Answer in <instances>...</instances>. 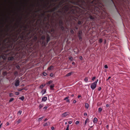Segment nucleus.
<instances>
[{
  "instance_id": "nucleus-30",
  "label": "nucleus",
  "mask_w": 130,
  "mask_h": 130,
  "mask_svg": "<svg viewBox=\"0 0 130 130\" xmlns=\"http://www.w3.org/2000/svg\"><path fill=\"white\" fill-rule=\"evenodd\" d=\"M43 117H42L40 118H38V120L39 121H41L43 118Z\"/></svg>"
},
{
  "instance_id": "nucleus-55",
  "label": "nucleus",
  "mask_w": 130,
  "mask_h": 130,
  "mask_svg": "<svg viewBox=\"0 0 130 130\" xmlns=\"http://www.w3.org/2000/svg\"><path fill=\"white\" fill-rule=\"evenodd\" d=\"M51 129L52 130H53L54 129V127H51Z\"/></svg>"
},
{
  "instance_id": "nucleus-51",
  "label": "nucleus",
  "mask_w": 130,
  "mask_h": 130,
  "mask_svg": "<svg viewBox=\"0 0 130 130\" xmlns=\"http://www.w3.org/2000/svg\"><path fill=\"white\" fill-rule=\"evenodd\" d=\"M68 123H69V124H71V123H72V121H69V122H68Z\"/></svg>"
},
{
  "instance_id": "nucleus-38",
  "label": "nucleus",
  "mask_w": 130,
  "mask_h": 130,
  "mask_svg": "<svg viewBox=\"0 0 130 130\" xmlns=\"http://www.w3.org/2000/svg\"><path fill=\"white\" fill-rule=\"evenodd\" d=\"M16 67L18 69H19L20 68V66L18 65L16 66Z\"/></svg>"
},
{
  "instance_id": "nucleus-61",
  "label": "nucleus",
  "mask_w": 130,
  "mask_h": 130,
  "mask_svg": "<svg viewBox=\"0 0 130 130\" xmlns=\"http://www.w3.org/2000/svg\"><path fill=\"white\" fill-rule=\"evenodd\" d=\"M98 81V79H97L94 82H96V84H97V83Z\"/></svg>"
},
{
  "instance_id": "nucleus-33",
  "label": "nucleus",
  "mask_w": 130,
  "mask_h": 130,
  "mask_svg": "<svg viewBox=\"0 0 130 130\" xmlns=\"http://www.w3.org/2000/svg\"><path fill=\"white\" fill-rule=\"evenodd\" d=\"M69 96H68L67 97H66L64 99V100H67L69 98Z\"/></svg>"
},
{
  "instance_id": "nucleus-39",
  "label": "nucleus",
  "mask_w": 130,
  "mask_h": 130,
  "mask_svg": "<svg viewBox=\"0 0 130 130\" xmlns=\"http://www.w3.org/2000/svg\"><path fill=\"white\" fill-rule=\"evenodd\" d=\"M70 32L72 34H73L74 33V32L73 30H71L70 31Z\"/></svg>"
},
{
  "instance_id": "nucleus-57",
  "label": "nucleus",
  "mask_w": 130,
  "mask_h": 130,
  "mask_svg": "<svg viewBox=\"0 0 130 130\" xmlns=\"http://www.w3.org/2000/svg\"><path fill=\"white\" fill-rule=\"evenodd\" d=\"M76 100H75L73 101V103H76Z\"/></svg>"
},
{
  "instance_id": "nucleus-25",
  "label": "nucleus",
  "mask_w": 130,
  "mask_h": 130,
  "mask_svg": "<svg viewBox=\"0 0 130 130\" xmlns=\"http://www.w3.org/2000/svg\"><path fill=\"white\" fill-rule=\"evenodd\" d=\"M84 80L86 82H87L88 80V78L87 77H86L84 79Z\"/></svg>"
},
{
  "instance_id": "nucleus-32",
  "label": "nucleus",
  "mask_w": 130,
  "mask_h": 130,
  "mask_svg": "<svg viewBox=\"0 0 130 130\" xmlns=\"http://www.w3.org/2000/svg\"><path fill=\"white\" fill-rule=\"evenodd\" d=\"M88 119H87L86 120H85V125H86V123L87 122V121H88Z\"/></svg>"
},
{
  "instance_id": "nucleus-9",
  "label": "nucleus",
  "mask_w": 130,
  "mask_h": 130,
  "mask_svg": "<svg viewBox=\"0 0 130 130\" xmlns=\"http://www.w3.org/2000/svg\"><path fill=\"white\" fill-rule=\"evenodd\" d=\"M50 40V37L48 35H47L46 36V41L47 44L48 43V42Z\"/></svg>"
},
{
  "instance_id": "nucleus-56",
  "label": "nucleus",
  "mask_w": 130,
  "mask_h": 130,
  "mask_svg": "<svg viewBox=\"0 0 130 130\" xmlns=\"http://www.w3.org/2000/svg\"><path fill=\"white\" fill-rule=\"evenodd\" d=\"M44 92L42 94H43L45 93L46 92V90L45 89H44Z\"/></svg>"
},
{
  "instance_id": "nucleus-22",
  "label": "nucleus",
  "mask_w": 130,
  "mask_h": 130,
  "mask_svg": "<svg viewBox=\"0 0 130 130\" xmlns=\"http://www.w3.org/2000/svg\"><path fill=\"white\" fill-rule=\"evenodd\" d=\"M45 38V37L44 35L42 36L41 37V39L43 40H44Z\"/></svg>"
},
{
  "instance_id": "nucleus-24",
  "label": "nucleus",
  "mask_w": 130,
  "mask_h": 130,
  "mask_svg": "<svg viewBox=\"0 0 130 130\" xmlns=\"http://www.w3.org/2000/svg\"><path fill=\"white\" fill-rule=\"evenodd\" d=\"M9 95L10 97H12L14 95L12 93H11L9 94Z\"/></svg>"
},
{
  "instance_id": "nucleus-44",
  "label": "nucleus",
  "mask_w": 130,
  "mask_h": 130,
  "mask_svg": "<svg viewBox=\"0 0 130 130\" xmlns=\"http://www.w3.org/2000/svg\"><path fill=\"white\" fill-rule=\"evenodd\" d=\"M53 74L52 73L50 74V76L51 77H53Z\"/></svg>"
},
{
  "instance_id": "nucleus-14",
  "label": "nucleus",
  "mask_w": 130,
  "mask_h": 130,
  "mask_svg": "<svg viewBox=\"0 0 130 130\" xmlns=\"http://www.w3.org/2000/svg\"><path fill=\"white\" fill-rule=\"evenodd\" d=\"M73 72H70L67 73L66 75V76H69L73 74Z\"/></svg>"
},
{
  "instance_id": "nucleus-49",
  "label": "nucleus",
  "mask_w": 130,
  "mask_h": 130,
  "mask_svg": "<svg viewBox=\"0 0 130 130\" xmlns=\"http://www.w3.org/2000/svg\"><path fill=\"white\" fill-rule=\"evenodd\" d=\"M24 89H18V90L19 91H22V90H23Z\"/></svg>"
},
{
  "instance_id": "nucleus-62",
  "label": "nucleus",
  "mask_w": 130,
  "mask_h": 130,
  "mask_svg": "<svg viewBox=\"0 0 130 130\" xmlns=\"http://www.w3.org/2000/svg\"><path fill=\"white\" fill-rule=\"evenodd\" d=\"M40 21V20H37V21H36V23H37V24H38V22H39Z\"/></svg>"
},
{
  "instance_id": "nucleus-16",
  "label": "nucleus",
  "mask_w": 130,
  "mask_h": 130,
  "mask_svg": "<svg viewBox=\"0 0 130 130\" xmlns=\"http://www.w3.org/2000/svg\"><path fill=\"white\" fill-rule=\"evenodd\" d=\"M53 68H54L53 66L52 65L48 68L47 70H50L53 69Z\"/></svg>"
},
{
  "instance_id": "nucleus-18",
  "label": "nucleus",
  "mask_w": 130,
  "mask_h": 130,
  "mask_svg": "<svg viewBox=\"0 0 130 130\" xmlns=\"http://www.w3.org/2000/svg\"><path fill=\"white\" fill-rule=\"evenodd\" d=\"M97 119L96 118H95L93 119V122L94 123H96L97 122Z\"/></svg>"
},
{
  "instance_id": "nucleus-60",
  "label": "nucleus",
  "mask_w": 130,
  "mask_h": 130,
  "mask_svg": "<svg viewBox=\"0 0 130 130\" xmlns=\"http://www.w3.org/2000/svg\"><path fill=\"white\" fill-rule=\"evenodd\" d=\"M44 15H45L44 13H42L41 14V15L42 16H44Z\"/></svg>"
},
{
  "instance_id": "nucleus-11",
  "label": "nucleus",
  "mask_w": 130,
  "mask_h": 130,
  "mask_svg": "<svg viewBox=\"0 0 130 130\" xmlns=\"http://www.w3.org/2000/svg\"><path fill=\"white\" fill-rule=\"evenodd\" d=\"M47 99V98L46 96H44L42 98V101H45Z\"/></svg>"
},
{
  "instance_id": "nucleus-21",
  "label": "nucleus",
  "mask_w": 130,
  "mask_h": 130,
  "mask_svg": "<svg viewBox=\"0 0 130 130\" xmlns=\"http://www.w3.org/2000/svg\"><path fill=\"white\" fill-rule=\"evenodd\" d=\"M60 28L62 31H63L64 30V27L63 26V25H61L60 26Z\"/></svg>"
},
{
  "instance_id": "nucleus-13",
  "label": "nucleus",
  "mask_w": 130,
  "mask_h": 130,
  "mask_svg": "<svg viewBox=\"0 0 130 130\" xmlns=\"http://www.w3.org/2000/svg\"><path fill=\"white\" fill-rule=\"evenodd\" d=\"M14 59V57L12 56L9 57L8 58V60H12Z\"/></svg>"
},
{
  "instance_id": "nucleus-53",
  "label": "nucleus",
  "mask_w": 130,
  "mask_h": 130,
  "mask_svg": "<svg viewBox=\"0 0 130 130\" xmlns=\"http://www.w3.org/2000/svg\"><path fill=\"white\" fill-rule=\"evenodd\" d=\"M47 107L46 106H45L44 108H43V109H47Z\"/></svg>"
},
{
  "instance_id": "nucleus-8",
  "label": "nucleus",
  "mask_w": 130,
  "mask_h": 130,
  "mask_svg": "<svg viewBox=\"0 0 130 130\" xmlns=\"http://www.w3.org/2000/svg\"><path fill=\"white\" fill-rule=\"evenodd\" d=\"M82 31H79L78 33V37L80 40H81L82 39Z\"/></svg>"
},
{
  "instance_id": "nucleus-15",
  "label": "nucleus",
  "mask_w": 130,
  "mask_h": 130,
  "mask_svg": "<svg viewBox=\"0 0 130 130\" xmlns=\"http://www.w3.org/2000/svg\"><path fill=\"white\" fill-rule=\"evenodd\" d=\"M50 124V122H47V123H44L43 124V126H48Z\"/></svg>"
},
{
  "instance_id": "nucleus-59",
  "label": "nucleus",
  "mask_w": 130,
  "mask_h": 130,
  "mask_svg": "<svg viewBox=\"0 0 130 130\" xmlns=\"http://www.w3.org/2000/svg\"><path fill=\"white\" fill-rule=\"evenodd\" d=\"M106 107H109V104H107L106 105Z\"/></svg>"
},
{
  "instance_id": "nucleus-20",
  "label": "nucleus",
  "mask_w": 130,
  "mask_h": 130,
  "mask_svg": "<svg viewBox=\"0 0 130 130\" xmlns=\"http://www.w3.org/2000/svg\"><path fill=\"white\" fill-rule=\"evenodd\" d=\"M24 99V98L23 96H22L21 97H20L19 98V99H20L22 101Z\"/></svg>"
},
{
  "instance_id": "nucleus-12",
  "label": "nucleus",
  "mask_w": 130,
  "mask_h": 130,
  "mask_svg": "<svg viewBox=\"0 0 130 130\" xmlns=\"http://www.w3.org/2000/svg\"><path fill=\"white\" fill-rule=\"evenodd\" d=\"M57 10V9H56V8H55V7H54L53 8L51 9L50 10V11L51 12H53L55 11V10Z\"/></svg>"
},
{
  "instance_id": "nucleus-10",
  "label": "nucleus",
  "mask_w": 130,
  "mask_h": 130,
  "mask_svg": "<svg viewBox=\"0 0 130 130\" xmlns=\"http://www.w3.org/2000/svg\"><path fill=\"white\" fill-rule=\"evenodd\" d=\"M37 37L36 36H35L33 39L32 40V41L34 42H35L37 40Z\"/></svg>"
},
{
  "instance_id": "nucleus-36",
  "label": "nucleus",
  "mask_w": 130,
  "mask_h": 130,
  "mask_svg": "<svg viewBox=\"0 0 130 130\" xmlns=\"http://www.w3.org/2000/svg\"><path fill=\"white\" fill-rule=\"evenodd\" d=\"M99 42L100 43H101L102 42V39H100L99 41Z\"/></svg>"
},
{
  "instance_id": "nucleus-3",
  "label": "nucleus",
  "mask_w": 130,
  "mask_h": 130,
  "mask_svg": "<svg viewBox=\"0 0 130 130\" xmlns=\"http://www.w3.org/2000/svg\"><path fill=\"white\" fill-rule=\"evenodd\" d=\"M21 31V29H19L16 31V32H15V34L13 35V36L15 38L14 40L16 41L19 39H21L19 45L22 44H25L32 37V33L31 34V30L27 33H26L25 31H23L20 34Z\"/></svg>"
},
{
  "instance_id": "nucleus-47",
  "label": "nucleus",
  "mask_w": 130,
  "mask_h": 130,
  "mask_svg": "<svg viewBox=\"0 0 130 130\" xmlns=\"http://www.w3.org/2000/svg\"><path fill=\"white\" fill-rule=\"evenodd\" d=\"M105 68H108V66L107 65H105V66H104V67Z\"/></svg>"
},
{
  "instance_id": "nucleus-58",
  "label": "nucleus",
  "mask_w": 130,
  "mask_h": 130,
  "mask_svg": "<svg viewBox=\"0 0 130 130\" xmlns=\"http://www.w3.org/2000/svg\"><path fill=\"white\" fill-rule=\"evenodd\" d=\"M111 77L110 76L107 79H106V81L108 80L109 79H110L111 78Z\"/></svg>"
},
{
  "instance_id": "nucleus-54",
  "label": "nucleus",
  "mask_w": 130,
  "mask_h": 130,
  "mask_svg": "<svg viewBox=\"0 0 130 130\" xmlns=\"http://www.w3.org/2000/svg\"><path fill=\"white\" fill-rule=\"evenodd\" d=\"M101 89V87H99L98 88V90L99 91Z\"/></svg>"
},
{
  "instance_id": "nucleus-4",
  "label": "nucleus",
  "mask_w": 130,
  "mask_h": 130,
  "mask_svg": "<svg viewBox=\"0 0 130 130\" xmlns=\"http://www.w3.org/2000/svg\"><path fill=\"white\" fill-rule=\"evenodd\" d=\"M69 0H61L59 3L58 4L56 5L55 7L57 9L58 8L62 6L63 4L68 2Z\"/></svg>"
},
{
  "instance_id": "nucleus-2",
  "label": "nucleus",
  "mask_w": 130,
  "mask_h": 130,
  "mask_svg": "<svg viewBox=\"0 0 130 130\" xmlns=\"http://www.w3.org/2000/svg\"><path fill=\"white\" fill-rule=\"evenodd\" d=\"M77 7L73 6H71L69 4H67L64 6L61 10H58L57 11L56 14L57 16L59 17V26L63 25V20L65 18V14L68 11V13L69 14H75L77 12L76 10Z\"/></svg>"
},
{
  "instance_id": "nucleus-48",
  "label": "nucleus",
  "mask_w": 130,
  "mask_h": 130,
  "mask_svg": "<svg viewBox=\"0 0 130 130\" xmlns=\"http://www.w3.org/2000/svg\"><path fill=\"white\" fill-rule=\"evenodd\" d=\"M96 77L95 76L94 77L92 78V80L93 81L94 79Z\"/></svg>"
},
{
  "instance_id": "nucleus-37",
  "label": "nucleus",
  "mask_w": 130,
  "mask_h": 130,
  "mask_svg": "<svg viewBox=\"0 0 130 130\" xmlns=\"http://www.w3.org/2000/svg\"><path fill=\"white\" fill-rule=\"evenodd\" d=\"M15 95H18L19 94V93L18 92H15Z\"/></svg>"
},
{
  "instance_id": "nucleus-6",
  "label": "nucleus",
  "mask_w": 130,
  "mask_h": 130,
  "mask_svg": "<svg viewBox=\"0 0 130 130\" xmlns=\"http://www.w3.org/2000/svg\"><path fill=\"white\" fill-rule=\"evenodd\" d=\"M15 85L16 86H17L19 85V83L20 82V79L19 78H18L17 79L15 80Z\"/></svg>"
},
{
  "instance_id": "nucleus-19",
  "label": "nucleus",
  "mask_w": 130,
  "mask_h": 130,
  "mask_svg": "<svg viewBox=\"0 0 130 130\" xmlns=\"http://www.w3.org/2000/svg\"><path fill=\"white\" fill-rule=\"evenodd\" d=\"M45 86V84H44V85L43 84H42V85H41L40 87V88L42 89Z\"/></svg>"
},
{
  "instance_id": "nucleus-63",
  "label": "nucleus",
  "mask_w": 130,
  "mask_h": 130,
  "mask_svg": "<svg viewBox=\"0 0 130 130\" xmlns=\"http://www.w3.org/2000/svg\"><path fill=\"white\" fill-rule=\"evenodd\" d=\"M9 125V122H7L6 123V125L8 126Z\"/></svg>"
},
{
  "instance_id": "nucleus-23",
  "label": "nucleus",
  "mask_w": 130,
  "mask_h": 130,
  "mask_svg": "<svg viewBox=\"0 0 130 130\" xmlns=\"http://www.w3.org/2000/svg\"><path fill=\"white\" fill-rule=\"evenodd\" d=\"M102 110V109L101 108H99L98 109L99 112H101Z\"/></svg>"
},
{
  "instance_id": "nucleus-40",
  "label": "nucleus",
  "mask_w": 130,
  "mask_h": 130,
  "mask_svg": "<svg viewBox=\"0 0 130 130\" xmlns=\"http://www.w3.org/2000/svg\"><path fill=\"white\" fill-rule=\"evenodd\" d=\"M43 75H44V76H46V75H47V73L44 72L43 73Z\"/></svg>"
},
{
  "instance_id": "nucleus-50",
  "label": "nucleus",
  "mask_w": 130,
  "mask_h": 130,
  "mask_svg": "<svg viewBox=\"0 0 130 130\" xmlns=\"http://www.w3.org/2000/svg\"><path fill=\"white\" fill-rule=\"evenodd\" d=\"M24 30H26V29L27 28V27L26 26H24Z\"/></svg>"
},
{
  "instance_id": "nucleus-28",
  "label": "nucleus",
  "mask_w": 130,
  "mask_h": 130,
  "mask_svg": "<svg viewBox=\"0 0 130 130\" xmlns=\"http://www.w3.org/2000/svg\"><path fill=\"white\" fill-rule=\"evenodd\" d=\"M14 100V99L13 98H11L10 100L9 101V102H10L13 101Z\"/></svg>"
},
{
  "instance_id": "nucleus-27",
  "label": "nucleus",
  "mask_w": 130,
  "mask_h": 130,
  "mask_svg": "<svg viewBox=\"0 0 130 130\" xmlns=\"http://www.w3.org/2000/svg\"><path fill=\"white\" fill-rule=\"evenodd\" d=\"M54 87V84H53V85H51L50 86V87L51 89H52Z\"/></svg>"
},
{
  "instance_id": "nucleus-34",
  "label": "nucleus",
  "mask_w": 130,
  "mask_h": 130,
  "mask_svg": "<svg viewBox=\"0 0 130 130\" xmlns=\"http://www.w3.org/2000/svg\"><path fill=\"white\" fill-rule=\"evenodd\" d=\"M42 44L43 45H45V41L44 40H43L42 42Z\"/></svg>"
},
{
  "instance_id": "nucleus-7",
  "label": "nucleus",
  "mask_w": 130,
  "mask_h": 130,
  "mask_svg": "<svg viewBox=\"0 0 130 130\" xmlns=\"http://www.w3.org/2000/svg\"><path fill=\"white\" fill-rule=\"evenodd\" d=\"M69 114V112H65L62 115V117H65L67 116Z\"/></svg>"
},
{
  "instance_id": "nucleus-43",
  "label": "nucleus",
  "mask_w": 130,
  "mask_h": 130,
  "mask_svg": "<svg viewBox=\"0 0 130 130\" xmlns=\"http://www.w3.org/2000/svg\"><path fill=\"white\" fill-rule=\"evenodd\" d=\"M78 24L80 25L81 24V22L80 21H79L78 22Z\"/></svg>"
},
{
  "instance_id": "nucleus-64",
  "label": "nucleus",
  "mask_w": 130,
  "mask_h": 130,
  "mask_svg": "<svg viewBox=\"0 0 130 130\" xmlns=\"http://www.w3.org/2000/svg\"><path fill=\"white\" fill-rule=\"evenodd\" d=\"M84 115L87 116V113H86V112H85V113H84Z\"/></svg>"
},
{
  "instance_id": "nucleus-29",
  "label": "nucleus",
  "mask_w": 130,
  "mask_h": 130,
  "mask_svg": "<svg viewBox=\"0 0 130 130\" xmlns=\"http://www.w3.org/2000/svg\"><path fill=\"white\" fill-rule=\"evenodd\" d=\"M22 111L21 110H19L18 113V114H19L20 115H21L22 113Z\"/></svg>"
},
{
  "instance_id": "nucleus-45",
  "label": "nucleus",
  "mask_w": 130,
  "mask_h": 130,
  "mask_svg": "<svg viewBox=\"0 0 130 130\" xmlns=\"http://www.w3.org/2000/svg\"><path fill=\"white\" fill-rule=\"evenodd\" d=\"M21 121V120L20 119H19L18 121L17 122H18V123H20Z\"/></svg>"
},
{
  "instance_id": "nucleus-46",
  "label": "nucleus",
  "mask_w": 130,
  "mask_h": 130,
  "mask_svg": "<svg viewBox=\"0 0 130 130\" xmlns=\"http://www.w3.org/2000/svg\"><path fill=\"white\" fill-rule=\"evenodd\" d=\"M66 102H68L69 103H70V100L68 99L66 101Z\"/></svg>"
},
{
  "instance_id": "nucleus-52",
  "label": "nucleus",
  "mask_w": 130,
  "mask_h": 130,
  "mask_svg": "<svg viewBox=\"0 0 130 130\" xmlns=\"http://www.w3.org/2000/svg\"><path fill=\"white\" fill-rule=\"evenodd\" d=\"M79 59H80L81 60H82V59H83V57H82V56H80L79 57Z\"/></svg>"
},
{
  "instance_id": "nucleus-1",
  "label": "nucleus",
  "mask_w": 130,
  "mask_h": 130,
  "mask_svg": "<svg viewBox=\"0 0 130 130\" xmlns=\"http://www.w3.org/2000/svg\"><path fill=\"white\" fill-rule=\"evenodd\" d=\"M78 3L80 4L81 7L83 9L88 10L85 13L84 18L87 21H94L96 17L93 14L90 13L89 11L92 12V7L88 4H96L97 2H95L94 0H77Z\"/></svg>"
},
{
  "instance_id": "nucleus-42",
  "label": "nucleus",
  "mask_w": 130,
  "mask_h": 130,
  "mask_svg": "<svg viewBox=\"0 0 130 130\" xmlns=\"http://www.w3.org/2000/svg\"><path fill=\"white\" fill-rule=\"evenodd\" d=\"M79 121H77L75 123V124H78L79 123Z\"/></svg>"
},
{
  "instance_id": "nucleus-41",
  "label": "nucleus",
  "mask_w": 130,
  "mask_h": 130,
  "mask_svg": "<svg viewBox=\"0 0 130 130\" xmlns=\"http://www.w3.org/2000/svg\"><path fill=\"white\" fill-rule=\"evenodd\" d=\"M18 74V72L17 71H15L14 73V75H16Z\"/></svg>"
},
{
  "instance_id": "nucleus-26",
  "label": "nucleus",
  "mask_w": 130,
  "mask_h": 130,
  "mask_svg": "<svg viewBox=\"0 0 130 130\" xmlns=\"http://www.w3.org/2000/svg\"><path fill=\"white\" fill-rule=\"evenodd\" d=\"M43 106V104H40L39 105V108L40 109Z\"/></svg>"
},
{
  "instance_id": "nucleus-17",
  "label": "nucleus",
  "mask_w": 130,
  "mask_h": 130,
  "mask_svg": "<svg viewBox=\"0 0 130 130\" xmlns=\"http://www.w3.org/2000/svg\"><path fill=\"white\" fill-rule=\"evenodd\" d=\"M85 107L87 109L89 107V104L87 103H86L85 104Z\"/></svg>"
},
{
  "instance_id": "nucleus-31",
  "label": "nucleus",
  "mask_w": 130,
  "mask_h": 130,
  "mask_svg": "<svg viewBox=\"0 0 130 130\" xmlns=\"http://www.w3.org/2000/svg\"><path fill=\"white\" fill-rule=\"evenodd\" d=\"M52 82V81L50 80V81H49V82H48L47 84H50Z\"/></svg>"
},
{
  "instance_id": "nucleus-5",
  "label": "nucleus",
  "mask_w": 130,
  "mask_h": 130,
  "mask_svg": "<svg viewBox=\"0 0 130 130\" xmlns=\"http://www.w3.org/2000/svg\"><path fill=\"white\" fill-rule=\"evenodd\" d=\"M96 82H93L92 83L91 85V88L93 90L94 89L96 88Z\"/></svg>"
},
{
  "instance_id": "nucleus-35",
  "label": "nucleus",
  "mask_w": 130,
  "mask_h": 130,
  "mask_svg": "<svg viewBox=\"0 0 130 130\" xmlns=\"http://www.w3.org/2000/svg\"><path fill=\"white\" fill-rule=\"evenodd\" d=\"M69 59L71 60H73V58L72 57H69Z\"/></svg>"
}]
</instances>
